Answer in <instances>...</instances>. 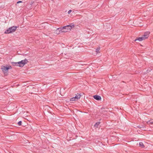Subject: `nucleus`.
I'll return each mask as SVG.
<instances>
[{"instance_id":"obj_1","label":"nucleus","mask_w":153,"mask_h":153,"mask_svg":"<svg viewBox=\"0 0 153 153\" xmlns=\"http://www.w3.org/2000/svg\"><path fill=\"white\" fill-rule=\"evenodd\" d=\"M28 62L27 59H25L24 60H22L21 61L18 62H13V65L16 66H19L20 67H23Z\"/></svg>"},{"instance_id":"obj_2","label":"nucleus","mask_w":153,"mask_h":153,"mask_svg":"<svg viewBox=\"0 0 153 153\" xmlns=\"http://www.w3.org/2000/svg\"><path fill=\"white\" fill-rule=\"evenodd\" d=\"M17 28L16 26H13L9 28V29L5 31V33H9L14 32Z\"/></svg>"},{"instance_id":"obj_3","label":"nucleus","mask_w":153,"mask_h":153,"mask_svg":"<svg viewBox=\"0 0 153 153\" xmlns=\"http://www.w3.org/2000/svg\"><path fill=\"white\" fill-rule=\"evenodd\" d=\"M11 68V66H1V69L2 70L3 72L4 73H7L8 71V70L9 69Z\"/></svg>"},{"instance_id":"obj_4","label":"nucleus","mask_w":153,"mask_h":153,"mask_svg":"<svg viewBox=\"0 0 153 153\" xmlns=\"http://www.w3.org/2000/svg\"><path fill=\"white\" fill-rule=\"evenodd\" d=\"M81 96V95L79 94H76V96L74 97L71 98L70 100L71 101H74L77 100L78 99H79Z\"/></svg>"},{"instance_id":"obj_5","label":"nucleus","mask_w":153,"mask_h":153,"mask_svg":"<svg viewBox=\"0 0 153 153\" xmlns=\"http://www.w3.org/2000/svg\"><path fill=\"white\" fill-rule=\"evenodd\" d=\"M67 31L66 30H64V29H62V27L58 28L56 29V34H58L60 32H67Z\"/></svg>"},{"instance_id":"obj_6","label":"nucleus","mask_w":153,"mask_h":153,"mask_svg":"<svg viewBox=\"0 0 153 153\" xmlns=\"http://www.w3.org/2000/svg\"><path fill=\"white\" fill-rule=\"evenodd\" d=\"M74 27V24L71 23L69 25H67L66 26H64L62 27V29H65L67 27H69L68 29L69 30H71V29L73 28Z\"/></svg>"},{"instance_id":"obj_7","label":"nucleus","mask_w":153,"mask_h":153,"mask_svg":"<svg viewBox=\"0 0 153 153\" xmlns=\"http://www.w3.org/2000/svg\"><path fill=\"white\" fill-rule=\"evenodd\" d=\"M150 32H147L144 33V35L143 36L144 39H145L148 38L149 36Z\"/></svg>"},{"instance_id":"obj_8","label":"nucleus","mask_w":153,"mask_h":153,"mask_svg":"<svg viewBox=\"0 0 153 153\" xmlns=\"http://www.w3.org/2000/svg\"><path fill=\"white\" fill-rule=\"evenodd\" d=\"M93 97L95 99L97 100H99L101 99V97L98 95H94L93 96Z\"/></svg>"},{"instance_id":"obj_9","label":"nucleus","mask_w":153,"mask_h":153,"mask_svg":"<svg viewBox=\"0 0 153 153\" xmlns=\"http://www.w3.org/2000/svg\"><path fill=\"white\" fill-rule=\"evenodd\" d=\"M144 39H144V38L142 36V37H141L137 38L134 41H136V40H137L140 41H142Z\"/></svg>"},{"instance_id":"obj_10","label":"nucleus","mask_w":153,"mask_h":153,"mask_svg":"<svg viewBox=\"0 0 153 153\" xmlns=\"http://www.w3.org/2000/svg\"><path fill=\"white\" fill-rule=\"evenodd\" d=\"M100 122H98L96 123L94 125V126L96 128H98L99 124H100Z\"/></svg>"},{"instance_id":"obj_11","label":"nucleus","mask_w":153,"mask_h":153,"mask_svg":"<svg viewBox=\"0 0 153 153\" xmlns=\"http://www.w3.org/2000/svg\"><path fill=\"white\" fill-rule=\"evenodd\" d=\"M147 123L148 124H152L153 123V120H150L147 122Z\"/></svg>"},{"instance_id":"obj_12","label":"nucleus","mask_w":153,"mask_h":153,"mask_svg":"<svg viewBox=\"0 0 153 153\" xmlns=\"http://www.w3.org/2000/svg\"><path fill=\"white\" fill-rule=\"evenodd\" d=\"M139 145L142 148L144 147V145H143V143L142 142H140Z\"/></svg>"},{"instance_id":"obj_13","label":"nucleus","mask_w":153,"mask_h":153,"mask_svg":"<svg viewBox=\"0 0 153 153\" xmlns=\"http://www.w3.org/2000/svg\"><path fill=\"white\" fill-rule=\"evenodd\" d=\"M100 50V48H98L97 49H96V52L98 53H99V51Z\"/></svg>"},{"instance_id":"obj_14","label":"nucleus","mask_w":153,"mask_h":153,"mask_svg":"<svg viewBox=\"0 0 153 153\" xmlns=\"http://www.w3.org/2000/svg\"><path fill=\"white\" fill-rule=\"evenodd\" d=\"M22 121H19V122L18 123V124L19 126H21V125H22Z\"/></svg>"},{"instance_id":"obj_15","label":"nucleus","mask_w":153,"mask_h":153,"mask_svg":"<svg viewBox=\"0 0 153 153\" xmlns=\"http://www.w3.org/2000/svg\"><path fill=\"white\" fill-rule=\"evenodd\" d=\"M69 27H67L65 29H64V30H66L67 31V32H68L69 30H69L68 29Z\"/></svg>"},{"instance_id":"obj_16","label":"nucleus","mask_w":153,"mask_h":153,"mask_svg":"<svg viewBox=\"0 0 153 153\" xmlns=\"http://www.w3.org/2000/svg\"><path fill=\"white\" fill-rule=\"evenodd\" d=\"M72 12V10H69L68 11V14H70L71 12Z\"/></svg>"},{"instance_id":"obj_17","label":"nucleus","mask_w":153,"mask_h":153,"mask_svg":"<svg viewBox=\"0 0 153 153\" xmlns=\"http://www.w3.org/2000/svg\"><path fill=\"white\" fill-rule=\"evenodd\" d=\"M22 1H18L17 2V3H22Z\"/></svg>"},{"instance_id":"obj_18","label":"nucleus","mask_w":153,"mask_h":153,"mask_svg":"<svg viewBox=\"0 0 153 153\" xmlns=\"http://www.w3.org/2000/svg\"><path fill=\"white\" fill-rule=\"evenodd\" d=\"M139 128H142V127H139Z\"/></svg>"}]
</instances>
